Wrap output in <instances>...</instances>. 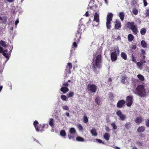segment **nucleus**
<instances>
[{
    "label": "nucleus",
    "mask_w": 149,
    "mask_h": 149,
    "mask_svg": "<svg viewBox=\"0 0 149 149\" xmlns=\"http://www.w3.org/2000/svg\"><path fill=\"white\" fill-rule=\"evenodd\" d=\"M136 93H134L141 97L145 96L149 92L148 89L143 85H138L136 88Z\"/></svg>",
    "instance_id": "f257e3e1"
},
{
    "label": "nucleus",
    "mask_w": 149,
    "mask_h": 149,
    "mask_svg": "<svg viewBox=\"0 0 149 149\" xmlns=\"http://www.w3.org/2000/svg\"><path fill=\"white\" fill-rule=\"evenodd\" d=\"M101 57V55L99 54L94 58L92 63V67L94 71L96 68L101 67L102 63Z\"/></svg>",
    "instance_id": "f03ea898"
},
{
    "label": "nucleus",
    "mask_w": 149,
    "mask_h": 149,
    "mask_svg": "<svg viewBox=\"0 0 149 149\" xmlns=\"http://www.w3.org/2000/svg\"><path fill=\"white\" fill-rule=\"evenodd\" d=\"M113 14L111 13H109L107 17L106 26L107 28L110 29L111 26L110 25L111 22L112 21L113 17Z\"/></svg>",
    "instance_id": "7ed1b4c3"
},
{
    "label": "nucleus",
    "mask_w": 149,
    "mask_h": 149,
    "mask_svg": "<svg viewBox=\"0 0 149 149\" xmlns=\"http://www.w3.org/2000/svg\"><path fill=\"white\" fill-rule=\"evenodd\" d=\"M115 51L112 52L111 55V57L112 61H115L117 59V55L119 54L120 52L118 47H116Z\"/></svg>",
    "instance_id": "20e7f679"
},
{
    "label": "nucleus",
    "mask_w": 149,
    "mask_h": 149,
    "mask_svg": "<svg viewBox=\"0 0 149 149\" xmlns=\"http://www.w3.org/2000/svg\"><path fill=\"white\" fill-rule=\"evenodd\" d=\"M133 101V97L131 95L127 96L126 99V104L127 107L130 106L132 104Z\"/></svg>",
    "instance_id": "39448f33"
},
{
    "label": "nucleus",
    "mask_w": 149,
    "mask_h": 149,
    "mask_svg": "<svg viewBox=\"0 0 149 149\" xmlns=\"http://www.w3.org/2000/svg\"><path fill=\"white\" fill-rule=\"evenodd\" d=\"M1 53H2L3 55L7 59L5 61V62H6L9 59L10 55L7 49L4 50L1 47Z\"/></svg>",
    "instance_id": "423d86ee"
},
{
    "label": "nucleus",
    "mask_w": 149,
    "mask_h": 149,
    "mask_svg": "<svg viewBox=\"0 0 149 149\" xmlns=\"http://www.w3.org/2000/svg\"><path fill=\"white\" fill-rule=\"evenodd\" d=\"M97 86L94 84H89L87 86V89L91 93H95L97 90Z\"/></svg>",
    "instance_id": "0eeeda50"
},
{
    "label": "nucleus",
    "mask_w": 149,
    "mask_h": 149,
    "mask_svg": "<svg viewBox=\"0 0 149 149\" xmlns=\"http://www.w3.org/2000/svg\"><path fill=\"white\" fill-rule=\"evenodd\" d=\"M70 134H68L69 139H73L74 136L73 135L76 134V131L75 129L73 128H71L69 130Z\"/></svg>",
    "instance_id": "6e6552de"
},
{
    "label": "nucleus",
    "mask_w": 149,
    "mask_h": 149,
    "mask_svg": "<svg viewBox=\"0 0 149 149\" xmlns=\"http://www.w3.org/2000/svg\"><path fill=\"white\" fill-rule=\"evenodd\" d=\"M94 21L96 22V24H93V26H97L99 24L100 21L99 15L97 13H95L94 15L93 21Z\"/></svg>",
    "instance_id": "1a4fd4ad"
},
{
    "label": "nucleus",
    "mask_w": 149,
    "mask_h": 149,
    "mask_svg": "<svg viewBox=\"0 0 149 149\" xmlns=\"http://www.w3.org/2000/svg\"><path fill=\"white\" fill-rule=\"evenodd\" d=\"M116 114L122 120H124L126 119V116L123 114L121 111L120 110L117 111L116 112Z\"/></svg>",
    "instance_id": "9d476101"
},
{
    "label": "nucleus",
    "mask_w": 149,
    "mask_h": 149,
    "mask_svg": "<svg viewBox=\"0 0 149 149\" xmlns=\"http://www.w3.org/2000/svg\"><path fill=\"white\" fill-rule=\"evenodd\" d=\"M125 103V101L124 100H120L117 103V107L119 108H121Z\"/></svg>",
    "instance_id": "9b49d317"
},
{
    "label": "nucleus",
    "mask_w": 149,
    "mask_h": 149,
    "mask_svg": "<svg viewBox=\"0 0 149 149\" xmlns=\"http://www.w3.org/2000/svg\"><path fill=\"white\" fill-rule=\"evenodd\" d=\"M143 121L142 117L141 116H138L135 119V121L138 124H140Z\"/></svg>",
    "instance_id": "f8f14e48"
},
{
    "label": "nucleus",
    "mask_w": 149,
    "mask_h": 149,
    "mask_svg": "<svg viewBox=\"0 0 149 149\" xmlns=\"http://www.w3.org/2000/svg\"><path fill=\"white\" fill-rule=\"evenodd\" d=\"M131 29L134 35L137 34L138 31L136 25H135L133 27H132Z\"/></svg>",
    "instance_id": "ddd939ff"
},
{
    "label": "nucleus",
    "mask_w": 149,
    "mask_h": 149,
    "mask_svg": "<svg viewBox=\"0 0 149 149\" xmlns=\"http://www.w3.org/2000/svg\"><path fill=\"white\" fill-rule=\"evenodd\" d=\"M127 27L130 29L136 25H135L134 22H128L127 23Z\"/></svg>",
    "instance_id": "4468645a"
},
{
    "label": "nucleus",
    "mask_w": 149,
    "mask_h": 149,
    "mask_svg": "<svg viewBox=\"0 0 149 149\" xmlns=\"http://www.w3.org/2000/svg\"><path fill=\"white\" fill-rule=\"evenodd\" d=\"M38 122L36 120L34 121L33 123V124L34 125L36 129V131L37 132L39 131V130L41 131V130H40V127H41V126L40 125H39L38 127L37 126V125H38Z\"/></svg>",
    "instance_id": "2eb2a0df"
},
{
    "label": "nucleus",
    "mask_w": 149,
    "mask_h": 149,
    "mask_svg": "<svg viewBox=\"0 0 149 149\" xmlns=\"http://www.w3.org/2000/svg\"><path fill=\"white\" fill-rule=\"evenodd\" d=\"M115 28L116 29H118L121 27V23L120 22L116 20L115 22Z\"/></svg>",
    "instance_id": "dca6fc26"
},
{
    "label": "nucleus",
    "mask_w": 149,
    "mask_h": 149,
    "mask_svg": "<svg viewBox=\"0 0 149 149\" xmlns=\"http://www.w3.org/2000/svg\"><path fill=\"white\" fill-rule=\"evenodd\" d=\"M91 133L92 136H96L97 135V133L96 132V130L94 128H93L90 131Z\"/></svg>",
    "instance_id": "f3484780"
},
{
    "label": "nucleus",
    "mask_w": 149,
    "mask_h": 149,
    "mask_svg": "<svg viewBox=\"0 0 149 149\" xmlns=\"http://www.w3.org/2000/svg\"><path fill=\"white\" fill-rule=\"evenodd\" d=\"M61 91L63 92L64 93H66L67 92L69 91V89L67 87H62L61 89Z\"/></svg>",
    "instance_id": "a211bd4d"
},
{
    "label": "nucleus",
    "mask_w": 149,
    "mask_h": 149,
    "mask_svg": "<svg viewBox=\"0 0 149 149\" xmlns=\"http://www.w3.org/2000/svg\"><path fill=\"white\" fill-rule=\"evenodd\" d=\"M145 129V128L144 126L140 127L138 128L137 131L139 133L142 132L144 131Z\"/></svg>",
    "instance_id": "6ab92c4d"
},
{
    "label": "nucleus",
    "mask_w": 149,
    "mask_h": 149,
    "mask_svg": "<svg viewBox=\"0 0 149 149\" xmlns=\"http://www.w3.org/2000/svg\"><path fill=\"white\" fill-rule=\"evenodd\" d=\"M104 138L107 141H108L109 139L110 136L109 133H105L103 135Z\"/></svg>",
    "instance_id": "aec40b11"
},
{
    "label": "nucleus",
    "mask_w": 149,
    "mask_h": 149,
    "mask_svg": "<svg viewBox=\"0 0 149 149\" xmlns=\"http://www.w3.org/2000/svg\"><path fill=\"white\" fill-rule=\"evenodd\" d=\"M134 38L132 34H130L128 36V40L129 41L131 42L132 41Z\"/></svg>",
    "instance_id": "412c9836"
},
{
    "label": "nucleus",
    "mask_w": 149,
    "mask_h": 149,
    "mask_svg": "<svg viewBox=\"0 0 149 149\" xmlns=\"http://www.w3.org/2000/svg\"><path fill=\"white\" fill-rule=\"evenodd\" d=\"M72 65L71 63H69L68 64V66L67 67V68L68 69L69 71L68 72V73L70 74L71 73L70 69L72 68Z\"/></svg>",
    "instance_id": "4be33fe9"
},
{
    "label": "nucleus",
    "mask_w": 149,
    "mask_h": 149,
    "mask_svg": "<svg viewBox=\"0 0 149 149\" xmlns=\"http://www.w3.org/2000/svg\"><path fill=\"white\" fill-rule=\"evenodd\" d=\"M147 31L146 29L145 28H142L140 30V33L142 35H144Z\"/></svg>",
    "instance_id": "5701e85b"
},
{
    "label": "nucleus",
    "mask_w": 149,
    "mask_h": 149,
    "mask_svg": "<svg viewBox=\"0 0 149 149\" xmlns=\"http://www.w3.org/2000/svg\"><path fill=\"white\" fill-rule=\"evenodd\" d=\"M121 56L124 60H126L127 59V55L124 52L121 53Z\"/></svg>",
    "instance_id": "b1692460"
},
{
    "label": "nucleus",
    "mask_w": 149,
    "mask_h": 149,
    "mask_svg": "<svg viewBox=\"0 0 149 149\" xmlns=\"http://www.w3.org/2000/svg\"><path fill=\"white\" fill-rule=\"evenodd\" d=\"M119 16L121 20L122 21H123L124 17V13L123 12H120L119 14Z\"/></svg>",
    "instance_id": "393cba45"
},
{
    "label": "nucleus",
    "mask_w": 149,
    "mask_h": 149,
    "mask_svg": "<svg viewBox=\"0 0 149 149\" xmlns=\"http://www.w3.org/2000/svg\"><path fill=\"white\" fill-rule=\"evenodd\" d=\"M137 76L139 79L141 81H143L144 80V78L143 75L140 74H139L137 75Z\"/></svg>",
    "instance_id": "a878e982"
},
{
    "label": "nucleus",
    "mask_w": 149,
    "mask_h": 149,
    "mask_svg": "<svg viewBox=\"0 0 149 149\" xmlns=\"http://www.w3.org/2000/svg\"><path fill=\"white\" fill-rule=\"evenodd\" d=\"M60 135L62 136H65L66 135L65 132L64 130H62L60 132Z\"/></svg>",
    "instance_id": "bb28decb"
},
{
    "label": "nucleus",
    "mask_w": 149,
    "mask_h": 149,
    "mask_svg": "<svg viewBox=\"0 0 149 149\" xmlns=\"http://www.w3.org/2000/svg\"><path fill=\"white\" fill-rule=\"evenodd\" d=\"M141 46L145 48V47H147L146 43V42L144 40H142L141 41Z\"/></svg>",
    "instance_id": "cd10ccee"
},
{
    "label": "nucleus",
    "mask_w": 149,
    "mask_h": 149,
    "mask_svg": "<svg viewBox=\"0 0 149 149\" xmlns=\"http://www.w3.org/2000/svg\"><path fill=\"white\" fill-rule=\"evenodd\" d=\"M67 95L68 97H72L74 95V93L72 91H70L68 93Z\"/></svg>",
    "instance_id": "c85d7f7f"
},
{
    "label": "nucleus",
    "mask_w": 149,
    "mask_h": 149,
    "mask_svg": "<svg viewBox=\"0 0 149 149\" xmlns=\"http://www.w3.org/2000/svg\"><path fill=\"white\" fill-rule=\"evenodd\" d=\"M1 45L4 48H6L7 46L6 42L3 41H1Z\"/></svg>",
    "instance_id": "c756f323"
},
{
    "label": "nucleus",
    "mask_w": 149,
    "mask_h": 149,
    "mask_svg": "<svg viewBox=\"0 0 149 149\" xmlns=\"http://www.w3.org/2000/svg\"><path fill=\"white\" fill-rule=\"evenodd\" d=\"M136 64L138 67L140 69H141V67L143 65V63L141 62H137L136 63Z\"/></svg>",
    "instance_id": "7c9ffc66"
},
{
    "label": "nucleus",
    "mask_w": 149,
    "mask_h": 149,
    "mask_svg": "<svg viewBox=\"0 0 149 149\" xmlns=\"http://www.w3.org/2000/svg\"><path fill=\"white\" fill-rule=\"evenodd\" d=\"M76 140L79 141H84V139L80 136L77 137Z\"/></svg>",
    "instance_id": "2f4dec72"
},
{
    "label": "nucleus",
    "mask_w": 149,
    "mask_h": 149,
    "mask_svg": "<svg viewBox=\"0 0 149 149\" xmlns=\"http://www.w3.org/2000/svg\"><path fill=\"white\" fill-rule=\"evenodd\" d=\"M54 120L52 118H50L49 120V125L51 126H53L54 125Z\"/></svg>",
    "instance_id": "473e14b6"
},
{
    "label": "nucleus",
    "mask_w": 149,
    "mask_h": 149,
    "mask_svg": "<svg viewBox=\"0 0 149 149\" xmlns=\"http://www.w3.org/2000/svg\"><path fill=\"white\" fill-rule=\"evenodd\" d=\"M83 122L85 123H87L88 121V120L87 117L86 116H84L83 118Z\"/></svg>",
    "instance_id": "72a5a7b5"
},
{
    "label": "nucleus",
    "mask_w": 149,
    "mask_h": 149,
    "mask_svg": "<svg viewBox=\"0 0 149 149\" xmlns=\"http://www.w3.org/2000/svg\"><path fill=\"white\" fill-rule=\"evenodd\" d=\"M132 12L133 13L134 15H136L138 13V11L137 9H134L132 10Z\"/></svg>",
    "instance_id": "f704fd0d"
},
{
    "label": "nucleus",
    "mask_w": 149,
    "mask_h": 149,
    "mask_svg": "<svg viewBox=\"0 0 149 149\" xmlns=\"http://www.w3.org/2000/svg\"><path fill=\"white\" fill-rule=\"evenodd\" d=\"M77 126L80 131H81L83 130V127L81 124H78Z\"/></svg>",
    "instance_id": "c9c22d12"
},
{
    "label": "nucleus",
    "mask_w": 149,
    "mask_h": 149,
    "mask_svg": "<svg viewBox=\"0 0 149 149\" xmlns=\"http://www.w3.org/2000/svg\"><path fill=\"white\" fill-rule=\"evenodd\" d=\"M111 125L113 127L114 130H116L117 128V126H116V124L114 123H112L111 124Z\"/></svg>",
    "instance_id": "e433bc0d"
},
{
    "label": "nucleus",
    "mask_w": 149,
    "mask_h": 149,
    "mask_svg": "<svg viewBox=\"0 0 149 149\" xmlns=\"http://www.w3.org/2000/svg\"><path fill=\"white\" fill-rule=\"evenodd\" d=\"M61 99L63 101L66 100L67 99V97L65 95H61Z\"/></svg>",
    "instance_id": "4c0bfd02"
},
{
    "label": "nucleus",
    "mask_w": 149,
    "mask_h": 149,
    "mask_svg": "<svg viewBox=\"0 0 149 149\" xmlns=\"http://www.w3.org/2000/svg\"><path fill=\"white\" fill-rule=\"evenodd\" d=\"M2 20V23L5 24L6 22V17L3 18V19L1 18V20Z\"/></svg>",
    "instance_id": "58836bf2"
},
{
    "label": "nucleus",
    "mask_w": 149,
    "mask_h": 149,
    "mask_svg": "<svg viewBox=\"0 0 149 149\" xmlns=\"http://www.w3.org/2000/svg\"><path fill=\"white\" fill-rule=\"evenodd\" d=\"M95 140L97 141L98 143H102L103 144L104 143V142L102 141L100 139H96Z\"/></svg>",
    "instance_id": "ea45409f"
},
{
    "label": "nucleus",
    "mask_w": 149,
    "mask_h": 149,
    "mask_svg": "<svg viewBox=\"0 0 149 149\" xmlns=\"http://www.w3.org/2000/svg\"><path fill=\"white\" fill-rule=\"evenodd\" d=\"M146 125L147 126L149 127V119H147L146 121Z\"/></svg>",
    "instance_id": "a19ab883"
},
{
    "label": "nucleus",
    "mask_w": 149,
    "mask_h": 149,
    "mask_svg": "<svg viewBox=\"0 0 149 149\" xmlns=\"http://www.w3.org/2000/svg\"><path fill=\"white\" fill-rule=\"evenodd\" d=\"M127 78V77L126 76H123L122 77V82L124 83L125 82V80Z\"/></svg>",
    "instance_id": "79ce46f5"
},
{
    "label": "nucleus",
    "mask_w": 149,
    "mask_h": 149,
    "mask_svg": "<svg viewBox=\"0 0 149 149\" xmlns=\"http://www.w3.org/2000/svg\"><path fill=\"white\" fill-rule=\"evenodd\" d=\"M63 109L65 110H68L69 108L67 105H64L63 107Z\"/></svg>",
    "instance_id": "37998d69"
},
{
    "label": "nucleus",
    "mask_w": 149,
    "mask_h": 149,
    "mask_svg": "<svg viewBox=\"0 0 149 149\" xmlns=\"http://www.w3.org/2000/svg\"><path fill=\"white\" fill-rule=\"evenodd\" d=\"M131 57V58H132V60L133 61L135 62H136V60L133 54H132Z\"/></svg>",
    "instance_id": "c03bdc74"
},
{
    "label": "nucleus",
    "mask_w": 149,
    "mask_h": 149,
    "mask_svg": "<svg viewBox=\"0 0 149 149\" xmlns=\"http://www.w3.org/2000/svg\"><path fill=\"white\" fill-rule=\"evenodd\" d=\"M63 85L65 86L68 87L69 86V84L68 82H66L63 83Z\"/></svg>",
    "instance_id": "a18cd8bd"
},
{
    "label": "nucleus",
    "mask_w": 149,
    "mask_h": 149,
    "mask_svg": "<svg viewBox=\"0 0 149 149\" xmlns=\"http://www.w3.org/2000/svg\"><path fill=\"white\" fill-rule=\"evenodd\" d=\"M146 16H149V9L146 10Z\"/></svg>",
    "instance_id": "49530a36"
},
{
    "label": "nucleus",
    "mask_w": 149,
    "mask_h": 149,
    "mask_svg": "<svg viewBox=\"0 0 149 149\" xmlns=\"http://www.w3.org/2000/svg\"><path fill=\"white\" fill-rule=\"evenodd\" d=\"M99 98H96V99H95V102H96V103L97 104H100V102L99 101Z\"/></svg>",
    "instance_id": "de8ad7c7"
},
{
    "label": "nucleus",
    "mask_w": 149,
    "mask_h": 149,
    "mask_svg": "<svg viewBox=\"0 0 149 149\" xmlns=\"http://www.w3.org/2000/svg\"><path fill=\"white\" fill-rule=\"evenodd\" d=\"M130 124L129 123H127L125 125V126L127 128H128L130 126Z\"/></svg>",
    "instance_id": "09e8293b"
},
{
    "label": "nucleus",
    "mask_w": 149,
    "mask_h": 149,
    "mask_svg": "<svg viewBox=\"0 0 149 149\" xmlns=\"http://www.w3.org/2000/svg\"><path fill=\"white\" fill-rule=\"evenodd\" d=\"M105 130L107 132H109L110 131L109 128L107 126L106 127H105Z\"/></svg>",
    "instance_id": "8fccbe9b"
},
{
    "label": "nucleus",
    "mask_w": 149,
    "mask_h": 149,
    "mask_svg": "<svg viewBox=\"0 0 149 149\" xmlns=\"http://www.w3.org/2000/svg\"><path fill=\"white\" fill-rule=\"evenodd\" d=\"M143 2L144 6H146L147 5V2L146 1H143Z\"/></svg>",
    "instance_id": "3c124183"
},
{
    "label": "nucleus",
    "mask_w": 149,
    "mask_h": 149,
    "mask_svg": "<svg viewBox=\"0 0 149 149\" xmlns=\"http://www.w3.org/2000/svg\"><path fill=\"white\" fill-rule=\"evenodd\" d=\"M136 48V46L135 45H134L132 46V49H135Z\"/></svg>",
    "instance_id": "603ef678"
},
{
    "label": "nucleus",
    "mask_w": 149,
    "mask_h": 149,
    "mask_svg": "<svg viewBox=\"0 0 149 149\" xmlns=\"http://www.w3.org/2000/svg\"><path fill=\"white\" fill-rule=\"evenodd\" d=\"M19 22V21L18 19H17V20L15 22V25L16 26H17V24Z\"/></svg>",
    "instance_id": "864d4df0"
},
{
    "label": "nucleus",
    "mask_w": 149,
    "mask_h": 149,
    "mask_svg": "<svg viewBox=\"0 0 149 149\" xmlns=\"http://www.w3.org/2000/svg\"><path fill=\"white\" fill-rule=\"evenodd\" d=\"M73 46L74 47H76L77 46V45L75 42H74L73 43Z\"/></svg>",
    "instance_id": "5fc2aeb1"
},
{
    "label": "nucleus",
    "mask_w": 149,
    "mask_h": 149,
    "mask_svg": "<svg viewBox=\"0 0 149 149\" xmlns=\"http://www.w3.org/2000/svg\"><path fill=\"white\" fill-rule=\"evenodd\" d=\"M141 51L142 54H145V51L143 49H141Z\"/></svg>",
    "instance_id": "6e6d98bb"
},
{
    "label": "nucleus",
    "mask_w": 149,
    "mask_h": 149,
    "mask_svg": "<svg viewBox=\"0 0 149 149\" xmlns=\"http://www.w3.org/2000/svg\"><path fill=\"white\" fill-rule=\"evenodd\" d=\"M85 15L86 16V17H87L88 15V11L86 12V13L85 14Z\"/></svg>",
    "instance_id": "4d7b16f0"
},
{
    "label": "nucleus",
    "mask_w": 149,
    "mask_h": 149,
    "mask_svg": "<svg viewBox=\"0 0 149 149\" xmlns=\"http://www.w3.org/2000/svg\"><path fill=\"white\" fill-rule=\"evenodd\" d=\"M114 148L116 149H120V148L119 147H118L117 146L114 147Z\"/></svg>",
    "instance_id": "13d9d810"
},
{
    "label": "nucleus",
    "mask_w": 149,
    "mask_h": 149,
    "mask_svg": "<svg viewBox=\"0 0 149 149\" xmlns=\"http://www.w3.org/2000/svg\"><path fill=\"white\" fill-rule=\"evenodd\" d=\"M13 0H7L10 3L12 2Z\"/></svg>",
    "instance_id": "bf43d9fd"
},
{
    "label": "nucleus",
    "mask_w": 149,
    "mask_h": 149,
    "mask_svg": "<svg viewBox=\"0 0 149 149\" xmlns=\"http://www.w3.org/2000/svg\"><path fill=\"white\" fill-rule=\"evenodd\" d=\"M66 115L67 116H69V113L68 112L66 113Z\"/></svg>",
    "instance_id": "052dcab7"
},
{
    "label": "nucleus",
    "mask_w": 149,
    "mask_h": 149,
    "mask_svg": "<svg viewBox=\"0 0 149 149\" xmlns=\"http://www.w3.org/2000/svg\"><path fill=\"white\" fill-rule=\"evenodd\" d=\"M105 3L107 5H108V2L107 1V0H104Z\"/></svg>",
    "instance_id": "680f3d73"
},
{
    "label": "nucleus",
    "mask_w": 149,
    "mask_h": 149,
    "mask_svg": "<svg viewBox=\"0 0 149 149\" xmlns=\"http://www.w3.org/2000/svg\"><path fill=\"white\" fill-rule=\"evenodd\" d=\"M132 149H137L136 147H134L132 148Z\"/></svg>",
    "instance_id": "e2e57ef3"
},
{
    "label": "nucleus",
    "mask_w": 149,
    "mask_h": 149,
    "mask_svg": "<svg viewBox=\"0 0 149 149\" xmlns=\"http://www.w3.org/2000/svg\"><path fill=\"white\" fill-rule=\"evenodd\" d=\"M141 63H143H143H146V61H145L144 60V61H143V62H142Z\"/></svg>",
    "instance_id": "0e129e2a"
},
{
    "label": "nucleus",
    "mask_w": 149,
    "mask_h": 149,
    "mask_svg": "<svg viewBox=\"0 0 149 149\" xmlns=\"http://www.w3.org/2000/svg\"><path fill=\"white\" fill-rule=\"evenodd\" d=\"M13 27H12V28H11V30H13Z\"/></svg>",
    "instance_id": "69168bd1"
},
{
    "label": "nucleus",
    "mask_w": 149,
    "mask_h": 149,
    "mask_svg": "<svg viewBox=\"0 0 149 149\" xmlns=\"http://www.w3.org/2000/svg\"><path fill=\"white\" fill-rule=\"evenodd\" d=\"M68 81L69 82H70L71 81L70 80H68Z\"/></svg>",
    "instance_id": "338daca9"
},
{
    "label": "nucleus",
    "mask_w": 149,
    "mask_h": 149,
    "mask_svg": "<svg viewBox=\"0 0 149 149\" xmlns=\"http://www.w3.org/2000/svg\"><path fill=\"white\" fill-rule=\"evenodd\" d=\"M2 88V86H1V90Z\"/></svg>",
    "instance_id": "774afa93"
}]
</instances>
